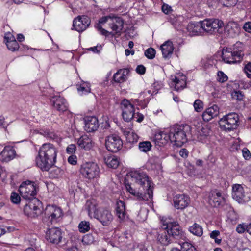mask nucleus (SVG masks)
<instances>
[{"label":"nucleus","instance_id":"obj_1","mask_svg":"<svg viewBox=\"0 0 251 251\" xmlns=\"http://www.w3.org/2000/svg\"><path fill=\"white\" fill-rule=\"evenodd\" d=\"M131 182L125 181L127 191L138 201H148L153 197V188L148 176L144 172L135 171L131 174Z\"/></svg>","mask_w":251,"mask_h":251},{"label":"nucleus","instance_id":"obj_2","mask_svg":"<svg viewBox=\"0 0 251 251\" xmlns=\"http://www.w3.org/2000/svg\"><path fill=\"white\" fill-rule=\"evenodd\" d=\"M57 150L51 143L43 144L36 158L37 166L43 171H49L56 161Z\"/></svg>","mask_w":251,"mask_h":251},{"label":"nucleus","instance_id":"obj_3","mask_svg":"<svg viewBox=\"0 0 251 251\" xmlns=\"http://www.w3.org/2000/svg\"><path fill=\"white\" fill-rule=\"evenodd\" d=\"M171 142L179 147L187 141V136L191 131V127L187 124L175 125L170 128Z\"/></svg>","mask_w":251,"mask_h":251},{"label":"nucleus","instance_id":"obj_4","mask_svg":"<svg viewBox=\"0 0 251 251\" xmlns=\"http://www.w3.org/2000/svg\"><path fill=\"white\" fill-rule=\"evenodd\" d=\"M239 122L238 115L232 112L224 116L220 119L219 123L221 128L226 131H231L237 127Z\"/></svg>","mask_w":251,"mask_h":251},{"label":"nucleus","instance_id":"obj_5","mask_svg":"<svg viewBox=\"0 0 251 251\" xmlns=\"http://www.w3.org/2000/svg\"><path fill=\"white\" fill-rule=\"evenodd\" d=\"M202 21L203 31L210 34L220 33L223 22L217 19H206Z\"/></svg>","mask_w":251,"mask_h":251},{"label":"nucleus","instance_id":"obj_6","mask_svg":"<svg viewBox=\"0 0 251 251\" xmlns=\"http://www.w3.org/2000/svg\"><path fill=\"white\" fill-rule=\"evenodd\" d=\"M80 172L84 177L92 179L99 176L100 169L96 163L89 162L81 165Z\"/></svg>","mask_w":251,"mask_h":251},{"label":"nucleus","instance_id":"obj_7","mask_svg":"<svg viewBox=\"0 0 251 251\" xmlns=\"http://www.w3.org/2000/svg\"><path fill=\"white\" fill-rule=\"evenodd\" d=\"M62 214L61 209L55 206H48L45 210V216L43 221L48 226L56 222L57 219Z\"/></svg>","mask_w":251,"mask_h":251},{"label":"nucleus","instance_id":"obj_8","mask_svg":"<svg viewBox=\"0 0 251 251\" xmlns=\"http://www.w3.org/2000/svg\"><path fill=\"white\" fill-rule=\"evenodd\" d=\"M19 191L23 199L27 200L33 199L36 194L35 184L30 181L23 182L19 188Z\"/></svg>","mask_w":251,"mask_h":251},{"label":"nucleus","instance_id":"obj_9","mask_svg":"<svg viewBox=\"0 0 251 251\" xmlns=\"http://www.w3.org/2000/svg\"><path fill=\"white\" fill-rule=\"evenodd\" d=\"M40 201L36 199L27 200L23 208L24 213L30 217H35L41 213Z\"/></svg>","mask_w":251,"mask_h":251},{"label":"nucleus","instance_id":"obj_10","mask_svg":"<svg viewBox=\"0 0 251 251\" xmlns=\"http://www.w3.org/2000/svg\"><path fill=\"white\" fill-rule=\"evenodd\" d=\"M232 196L234 200L240 203L248 202L250 200L249 195L241 184H235L232 186Z\"/></svg>","mask_w":251,"mask_h":251},{"label":"nucleus","instance_id":"obj_11","mask_svg":"<svg viewBox=\"0 0 251 251\" xmlns=\"http://www.w3.org/2000/svg\"><path fill=\"white\" fill-rule=\"evenodd\" d=\"M120 108L124 121L129 122L135 117L134 107L127 99L123 100L120 103Z\"/></svg>","mask_w":251,"mask_h":251},{"label":"nucleus","instance_id":"obj_12","mask_svg":"<svg viewBox=\"0 0 251 251\" xmlns=\"http://www.w3.org/2000/svg\"><path fill=\"white\" fill-rule=\"evenodd\" d=\"M105 147L110 151L117 152L122 147L123 142L117 135L112 134L107 136L105 140Z\"/></svg>","mask_w":251,"mask_h":251},{"label":"nucleus","instance_id":"obj_13","mask_svg":"<svg viewBox=\"0 0 251 251\" xmlns=\"http://www.w3.org/2000/svg\"><path fill=\"white\" fill-rule=\"evenodd\" d=\"M91 23L90 19L87 16H78L73 21V26L77 31L80 32L84 31L89 26Z\"/></svg>","mask_w":251,"mask_h":251},{"label":"nucleus","instance_id":"obj_14","mask_svg":"<svg viewBox=\"0 0 251 251\" xmlns=\"http://www.w3.org/2000/svg\"><path fill=\"white\" fill-rule=\"evenodd\" d=\"M174 207L179 210H183L187 207L190 202L189 197L184 194H176L173 198Z\"/></svg>","mask_w":251,"mask_h":251},{"label":"nucleus","instance_id":"obj_15","mask_svg":"<svg viewBox=\"0 0 251 251\" xmlns=\"http://www.w3.org/2000/svg\"><path fill=\"white\" fill-rule=\"evenodd\" d=\"M166 229L164 228L163 226V229L156 232L155 235L157 243L163 246H167L173 242L169 230H166Z\"/></svg>","mask_w":251,"mask_h":251},{"label":"nucleus","instance_id":"obj_16","mask_svg":"<svg viewBox=\"0 0 251 251\" xmlns=\"http://www.w3.org/2000/svg\"><path fill=\"white\" fill-rule=\"evenodd\" d=\"M47 240L51 243L57 244L62 239L61 232L58 228H52L46 232Z\"/></svg>","mask_w":251,"mask_h":251},{"label":"nucleus","instance_id":"obj_17","mask_svg":"<svg viewBox=\"0 0 251 251\" xmlns=\"http://www.w3.org/2000/svg\"><path fill=\"white\" fill-rule=\"evenodd\" d=\"M164 228L169 229L168 230L170 233L171 238L178 239L181 238L182 231L180 229V226L176 222H171L167 225L164 224Z\"/></svg>","mask_w":251,"mask_h":251},{"label":"nucleus","instance_id":"obj_18","mask_svg":"<svg viewBox=\"0 0 251 251\" xmlns=\"http://www.w3.org/2000/svg\"><path fill=\"white\" fill-rule=\"evenodd\" d=\"M96 218L100 221L102 225L108 226L113 220V215L108 210H99L96 214Z\"/></svg>","mask_w":251,"mask_h":251},{"label":"nucleus","instance_id":"obj_19","mask_svg":"<svg viewBox=\"0 0 251 251\" xmlns=\"http://www.w3.org/2000/svg\"><path fill=\"white\" fill-rule=\"evenodd\" d=\"M84 129L87 132H92L97 130L99 124L97 118L95 116H88L84 118Z\"/></svg>","mask_w":251,"mask_h":251},{"label":"nucleus","instance_id":"obj_20","mask_svg":"<svg viewBox=\"0 0 251 251\" xmlns=\"http://www.w3.org/2000/svg\"><path fill=\"white\" fill-rule=\"evenodd\" d=\"M243 44L241 42H237L234 45L231 51L233 56V59L235 60V63L240 62L243 59L244 55L243 52Z\"/></svg>","mask_w":251,"mask_h":251},{"label":"nucleus","instance_id":"obj_21","mask_svg":"<svg viewBox=\"0 0 251 251\" xmlns=\"http://www.w3.org/2000/svg\"><path fill=\"white\" fill-rule=\"evenodd\" d=\"M16 155V151L11 146H6L0 154V159L3 162H9Z\"/></svg>","mask_w":251,"mask_h":251},{"label":"nucleus","instance_id":"obj_22","mask_svg":"<svg viewBox=\"0 0 251 251\" xmlns=\"http://www.w3.org/2000/svg\"><path fill=\"white\" fill-rule=\"evenodd\" d=\"M240 29L237 23L229 22L225 28V33L229 37L234 38L239 35Z\"/></svg>","mask_w":251,"mask_h":251},{"label":"nucleus","instance_id":"obj_23","mask_svg":"<svg viewBox=\"0 0 251 251\" xmlns=\"http://www.w3.org/2000/svg\"><path fill=\"white\" fill-rule=\"evenodd\" d=\"M187 30L190 36L199 35L203 31L202 21L189 23L187 26Z\"/></svg>","mask_w":251,"mask_h":251},{"label":"nucleus","instance_id":"obj_24","mask_svg":"<svg viewBox=\"0 0 251 251\" xmlns=\"http://www.w3.org/2000/svg\"><path fill=\"white\" fill-rule=\"evenodd\" d=\"M219 113V108L213 104L211 107L207 108L202 114V119L205 121H209L215 117L217 116Z\"/></svg>","mask_w":251,"mask_h":251},{"label":"nucleus","instance_id":"obj_25","mask_svg":"<svg viewBox=\"0 0 251 251\" xmlns=\"http://www.w3.org/2000/svg\"><path fill=\"white\" fill-rule=\"evenodd\" d=\"M53 107L59 111H65L67 109V106L65 100L60 96L52 97L51 99Z\"/></svg>","mask_w":251,"mask_h":251},{"label":"nucleus","instance_id":"obj_26","mask_svg":"<svg viewBox=\"0 0 251 251\" xmlns=\"http://www.w3.org/2000/svg\"><path fill=\"white\" fill-rule=\"evenodd\" d=\"M115 214L120 222L124 221L126 215L125 204L123 201L119 200L117 201L115 206Z\"/></svg>","mask_w":251,"mask_h":251},{"label":"nucleus","instance_id":"obj_27","mask_svg":"<svg viewBox=\"0 0 251 251\" xmlns=\"http://www.w3.org/2000/svg\"><path fill=\"white\" fill-rule=\"evenodd\" d=\"M124 21L120 17H113L111 19L109 25L111 28L116 34H120L123 28Z\"/></svg>","mask_w":251,"mask_h":251},{"label":"nucleus","instance_id":"obj_28","mask_svg":"<svg viewBox=\"0 0 251 251\" xmlns=\"http://www.w3.org/2000/svg\"><path fill=\"white\" fill-rule=\"evenodd\" d=\"M225 201V198L220 192H213L209 196V203L214 207L219 206L222 202Z\"/></svg>","mask_w":251,"mask_h":251},{"label":"nucleus","instance_id":"obj_29","mask_svg":"<svg viewBox=\"0 0 251 251\" xmlns=\"http://www.w3.org/2000/svg\"><path fill=\"white\" fill-rule=\"evenodd\" d=\"M77 144L82 149L88 150L92 148L93 143L91 138L87 135H84L78 139Z\"/></svg>","mask_w":251,"mask_h":251},{"label":"nucleus","instance_id":"obj_30","mask_svg":"<svg viewBox=\"0 0 251 251\" xmlns=\"http://www.w3.org/2000/svg\"><path fill=\"white\" fill-rule=\"evenodd\" d=\"M129 70L127 69H120L113 75L115 82L122 83L127 79Z\"/></svg>","mask_w":251,"mask_h":251},{"label":"nucleus","instance_id":"obj_31","mask_svg":"<svg viewBox=\"0 0 251 251\" xmlns=\"http://www.w3.org/2000/svg\"><path fill=\"white\" fill-rule=\"evenodd\" d=\"M170 132L168 135L164 131H160L155 135V140L159 146H163L167 144L169 140L171 141Z\"/></svg>","mask_w":251,"mask_h":251},{"label":"nucleus","instance_id":"obj_32","mask_svg":"<svg viewBox=\"0 0 251 251\" xmlns=\"http://www.w3.org/2000/svg\"><path fill=\"white\" fill-rule=\"evenodd\" d=\"M162 55L164 58L168 57L171 55L174 50L173 43L170 41H167L162 44L160 47Z\"/></svg>","mask_w":251,"mask_h":251},{"label":"nucleus","instance_id":"obj_33","mask_svg":"<svg viewBox=\"0 0 251 251\" xmlns=\"http://www.w3.org/2000/svg\"><path fill=\"white\" fill-rule=\"evenodd\" d=\"M233 56L231 51V49H223L222 53V60L225 63L231 64L235 63V60L233 59Z\"/></svg>","mask_w":251,"mask_h":251},{"label":"nucleus","instance_id":"obj_34","mask_svg":"<svg viewBox=\"0 0 251 251\" xmlns=\"http://www.w3.org/2000/svg\"><path fill=\"white\" fill-rule=\"evenodd\" d=\"M104 160L106 165L111 168L116 169L119 164L118 158L115 156L104 157Z\"/></svg>","mask_w":251,"mask_h":251},{"label":"nucleus","instance_id":"obj_35","mask_svg":"<svg viewBox=\"0 0 251 251\" xmlns=\"http://www.w3.org/2000/svg\"><path fill=\"white\" fill-rule=\"evenodd\" d=\"M173 82L174 83L175 89L177 91L183 89L186 85L185 77H183L181 79H178L177 77H175L173 79Z\"/></svg>","mask_w":251,"mask_h":251},{"label":"nucleus","instance_id":"obj_36","mask_svg":"<svg viewBox=\"0 0 251 251\" xmlns=\"http://www.w3.org/2000/svg\"><path fill=\"white\" fill-rule=\"evenodd\" d=\"M189 231L195 235L201 237L203 234V229L202 227L197 223L189 227Z\"/></svg>","mask_w":251,"mask_h":251},{"label":"nucleus","instance_id":"obj_37","mask_svg":"<svg viewBox=\"0 0 251 251\" xmlns=\"http://www.w3.org/2000/svg\"><path fill=\"white\" fill-rule=\"evenodd\" d=\"M124 134L128 142L133 143L138 141L139 137L136 133L130 131H126Z\"/></svg>","mask_w":251,"mask_h":251},{"label":"nucleus","instance_id":"obj_38","mask_svg":"<svg viewBox=\"0 0 251 251\" xmlns=\"http://www.w3.org/2000/svg\"><path fill=\"white\" fill-rule=\"evenodd\" d=\"M77 89L81 95L87 94L91 90L89 84L87 83H83L80 85H77Z\"/></svg>","mask_w":251,"mask_h":251},{"label":"nucleus","instance_id":"obj_39","mask_svg":"<svg viewBox=\"0 0 251 251\" xmlns=\"http://www.w3.org/2000/svg\"><path fill=\"white\" fill-rule=\"evenodd\" d=\"M151 148V144L150 141H143L139 143V149L141 151L147 152Z\"/></svg>","mask_w":251,"mask_h":251},{"label":"nucleus","instance_id":"obj_40","mask_svg":"<svg viewBox=\"0 0 251 251\" xmlns=\"http://www.w3.org/2000/svg\"><path fill=\"white\" fill-rule=\"evenodd\" d=\"M181 251H197L194 246L187 242L181 244Z\"/></svg>","mask_w":251,"mask_h":251},{"label":"nucleus","instance_id":"obj_41","mask_svg":"<svg viewBox=\"0 0 251 251\" xmlns=\"http://www.w3.org/2000/svg\"><path fill=\"white\" fill-rule=\"evenodd\" d=\"M6 46L8 49L11 51H15L18 50L19 49V45L17 41H10L6 43Z\"/></svg>","mask_w":251,"mask_h":251},{"label":"nucleus","instance_id":"obj_42","mask_svg":"<svg viewBox=\"0 0 251 251\" xmlns=\"http://www.w3.org/2000/svg\"><path fill=\"white\" fill-rule=\"evenodd\" d=\"M80 232L85 233L88 231L90 229V223L87 221H82L78 226Z\"/></svg>","mask_w":251,"mask_h":251},{"label":"nucleus","instance_id":"obj_43","mask_svg":"<svg viewBox=\"0 0 251 251\" xmlns=\"http://www.w3.org/2000/svg\"><path fill=\"white\" fill-rule=\"evenodd\" d=\"M155 50L152 48H149L145 51V55L150 59H152L154 58L155 55Z\"/></svg>","mask_w":251,"mask_h":251},{"label":"nucleus","instance_id":"obj_44","mask_svg":"<svg viewBox=\"0 0 251 251\" xmlns=\"http://www.w3.org/2000/svg\"><path fill=\"white\" fill-rule=\"evenodd\" d=\"M219 235L220 232L218 230H214L210 233V238L214 239L215 242L217 244H220L222 241L221 238H217Z\"/></svg>","mask_w":251,"mask_h":251},{"label":"nucleus","instance_id":"obj_45","mask_svg":"<svg viewBox=\"0 0 251 251\" xmlns=\"http://www.w3.org/2000/svg\"><path fill=\"white\" fill-rule=\"evenodd\" d=\"M220 1L224 6L230 7L235 5L238 2V0H220Z\"/></svg>","mask_w":251,"mask_h":251},{"label":"nucleus","instance_id":"obj_46","mask_svg":"<svg viewBox=\"0 0 251 251\" xmlns=\"http://www.w3.org/2000/svg\"><path fill=\"white\" fill-rule=\"evenodd\" d=\"M10 200L13 203L18 204L21 201V198L17 193L12 192Z\"/></svg>","mask_w":251,"mask_h":251},{"label":"nucleus","instance_id":"obj_47","mask_svg":"<svg viewBox=\"0 0 251 251\" xmlns=\"http://www.w3.org/2000/svg\"><path fill=\"white\" fill-rule=\"evenodd\" d=\"M194 107L197 112H200L203 109V102L200 100H196L194 103Z\"/></svg>","mask_w":251,"mask_h":251},{"label":"nucleus","instance_id":"obj_48","mask_svg":"<svg viewBox=\"0 0 251 251\" xmlns=\"http://www.w3.org/2000/svg\"><path fill=\"white\" fill-rule=\"evenodd\" d=\"M249 225H246L244 224H239L236 227V231L239 233H243L245 231L248 232Z\"/></svg>","mask_w":251,"mask_h":251},{"label":"nucleus","instance_id":"obj_49","mask_svg":"<svg viewBox=\"0 0 251 251\" xmlns=\"http://www.w3.org/2000/svg\"><path fill=\"white\" fill-rule=\"evenodd\" d=\"M94 241V238L91 234H87L83 236L82 242L87 244L92 243Z\"/></svg>","mask_w":251,"mask_h":251},{"label":"nucleus","instance_id":"obj_50","mask_svg":"<svg viewBox=\"0 0 251 251\" xmlns=\"http://www.w3.org/2000/svg\"><path fill=\"white\" fill-rule=\"evenodd\" d=\"M218 81L221 82H224L226 81L228 77L226 76V75H225L223 72L222 71H219L218 72Z\"/></svg>","mask_w":251,"mask_h":251},{"label":"nucleus","instance_id":"obj_51","mask_svg":"<svg viewBox=\"0 0 251 251\" xmlns=\"http://www.w3.org/2000/svg\"><path fill=\"white\" fill-rule=\"evenodd\" d=\"M162 10L166 14H170L172 11V7L167 4L162 5Z\"/></svg>","mask_w":251,"mask_h":251},{"label":"nucleus","instance_id":"obj_52","mask_svg":"<svg viewBox=\"0 0 251 251\" xmlns=\"http://www.w3.org/2000/svg\"><path fill=\"white\" fill-rule=\"evenodd\" d=\"M4 38L5 43L16 40L15 37L10 32L5 33Z\"/></svg>","mask_w":251,"mask_h":251},{"label":"nucleus","instance_id":"obj_53","mask_svg":"<svg viewBox=\"0 0 251 251\" xmlns=\"http://www.w3.org/2000/svg\"><path fill=\"white\" fill-rule=\"evenodd\" d=\"M244 72L249 78H251V63H249L245 66Z\"/></svg>","mask_w":251,"mask_h":251},{"label":"nucleus","instance_id":"obj_54","mask_svg":"<svg viewBox=\"0 0 251 251\" xmlns=\"http://www.w3.org/2000/svg\"><path fill=\"white\" fill-rule=\"evenodd\" d=\"M75 151L76 146L73 144L69 145L66 149V151L69 154L74 153Z\"/></svg>","mask_w":251,"mask_h":251},{"label":"nucleus","instance_id":"obj_55","mask_svg":"<svg viewBox=\"0 0 251 251\" xmlns=\"http://www.w3.org/2000/svg\"><path fill=\"white\" fill-rule=\"evenodd\" d=\"M242 153H243V157H244V158L245 159L248 160L250 158V157L251 156V153L250 151H249V150L247 148H244L242 150Z\"/></svg>","mask_w":251,"mask_h":251},{"label":"nucleus","instance_id":"obj_56","mask_svg":"<svg viewBox=\"0 0 251 251\" xmlns=\"http://www.w3.org/2000/svg\"><path fill=\"white\" fill-rule=\"evenodd\" d=\"M86 206L87 207V209L89 212L95 213V206L94 204H92L91 202L87 201Z\"/></svg>","mask_w":251,"mask_h":251},{"label":"nucleus","instance_id":"obj_57","mask_svg":"<svg viewBox=\"0 0 251 251\" xmlns=\"http://www.w3.org/2000/svg\"><path fill=\"white\" fill-rule=\"evenodd\" d=\"M136 71L138 74L143 75L145 73L146 68L142 65H138L136 69Z\"/></svg>","mask_w":251,"mask_h":251},{"label":"nucleus","instance_id":"obj_58","mask_svg":"<svg viewBox=\"0 0 251 251\" xmlns=\"http://www.w3.org/2000/svg\"><path fill=\"white\" fill-rule=\"evenodd\" d=\"M68 161L72 165H75L77 163V157L75 155H71L68 157Z\"/></svg>","mask_w":251,"mask_h":251},{"label":"nucleus","instance_id":"obj_59","mask_svg":"<svg viewBox=\"0 0 251 251\" xmlns=\"http://www.w3.org/2000/svg\"><path fill=\"white\" fill-rule=\"evenodd\" d=\"M244 29L248 33H251V22H246L243 26Z\"/></svg>","mask_w":251,"mask_h":251},{"label":"nucleus","instance_id":"obj_60","mask_svg":"<svg viewBox=\"0 0 251 251\" xmlns=\"http://www.w3.org/2000/svg\"><path fill=\"white\" fill-rule=\"evenodd\" d=\"M179 155L183 158H186L188 155V151L187 149L183 148L181 149L179 151Z\"/></svg>","mask_w":251,"mask_h":251},{"label":"nucleus","instance_id":"obj_61","mask_svg":"<svg viewBox=\"0 0 251 251\" xmlns=\"http://www.w3.org/2000/svg\"><path fill=\"white\" fill-rule=\"evenodd\" d=\"M112 17L110 16H106V17H103L101 18L100 19L99 22L101 24H104L106 23L107 22H109V23L111 21V19Z\"/></svg>","mask_w":251,"mask_h":251},{"label":"nucleus","instance_id":"obj_62","mask_svg":"<svg viewBox=\"0 0 251 251\" xmlns=\"http://www.w3.org/2000/svg\"><path fill=\"white\" fill-rule=\"evenodd\" d=\"M101 49V46H97L94 47L90 48L89 50H92V51L96 53H99L100 50Z\"/></svg>","mask_w":251,"mask_h":251},{"label":"nucleus","instance_id":"obj_63","mask_svg":"<svg viewBox=\"0 0 251 251\" xmlns=\"http://www.w3.org/2000/svg\"><path fill=\"white\" fill-rule=\"evenodd\" d=\"M243 95L242 94L241 92L238 91L235 92L234 95V97L236 98L237 99L241 100L243 98Z\"/></svg>","mask_w":251,"mask_h":251},{"label":"nucleus","instance_id":"obj_64","mask_svg":"<svg viewBox=\"0 0 251 251\" xmlns=\"http://www.w3.org/2000/svg\"><path fill=\"white\" fill-rule=\"evenodd\" d=\"M125 54L126 56L129 55L130 54L131 55H133L134 54V50H130L128 49L125 50Z\"/></svg>","mask_w":251,"mask_h":251}]
</instances>
